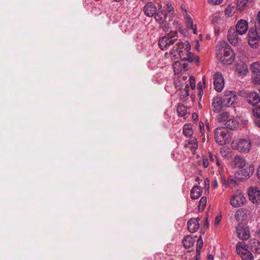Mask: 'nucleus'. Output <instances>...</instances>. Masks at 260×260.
Segmentation results:
<instances>
[{
    "label": "nucleus",
    "instance_id": "1",
    "mask_svg": "<svg viewBox=\"0 0 260 260\" xmlns=\"http://www.w3.org/2000/svg\"><path fill=\"white\" fill-rule=\"evenodd\" d=\"M191 47L188 42L178 43L172 49L170 54L176 58H179L183 61H188L192 62L195 61L197 63L199 61V58L194 56L193 54L189 52Z\"/></svg>",
    "mask_w": 260,
    "mask_h": 260
},
{
    "label": "nucleus",
    "instance_id": "2",
    "mask_svg": "<svg viewBox=\"0 0 260 260\" xmlns=\"http://www.w3.org/2000/svg\"><path fill=\"white\" fill-rule=\"evenodd\" d=\"M216 54L217 58L225 64H231L235 60V53L231 47L225 41L218 43Z\"/></svg>",
    "mask_w": 260,
    "mask_h": 260
},
{
    "label": "nucleus",
    "instance_id": "3",
    "mask_svg": "<svg viewBox=\"0 0 260 260\" xmlns=\"http://www.w3.org/2000/svg\"><path fill=\"white\" fill-rule=\"evenodd\" d=\"M178 39V33L177 31H171L159 39L158 41L159 46L161 50H167L171 45L174 44Z\"/></svg>",
    "mask_w": 260,
    "mask_h": 260
},
{
    "label": "nucleus",
    "instance_id": "4",
    "mask_svg": "<svg viewBox=\"0 0 260 260\" xmlns=\"http://www.w3.org/2000/svg\"><path fill=\"white\" fill-rule=\"evenodd\" d=\"M167 17V13H165L162 9V5H159L158 8V11L154 15L153 17L155 21L159 24V28L165 31H169L170 28V24L166 20Z\"/></svg>",
    "mask_w": 260,
    "mask_h": 260
},
{
    "label": "nucleus",
    "instance_id": "5",
    "mask_svg": "<svg viewBox=\"0 0 260 260\" xmlns=\"http://www.w3.org/2000/svg\"><path fill=\"white\" fill-rule=\"evenodd\" d=\"M232 148L240 152L247 153L251 149V143L249 139H239L233 141L231 144Z\"/></svg>",
    "mask_w": 260,
    "mask_h": 260
},
{
    "label": "nucleus",
    "instance_id": "6",
    "mask_svg": "<svg viewBox=\"0 0 260 260\" xmlns=\"http://www.w3.org/2000/svg\"><path fill=\"white\" fill-rule=\"evenodd\" d=\"M229 132L224 127H217L214 131V137L216 142L220 145L228 143Z\"/></svg>",
    "mask_w": 260,
    "mask_h": 260
},
{
    "label": "nucleus",
    "instance_id": "7",
    "mask_svg": "<svg viewBox=\"0 0 260 260\" xmlns=\"http://www.w3.org/2000/svg\"><path fill=\"white\" fill-rule=\"evenodd\" d=\"M236 251L243 260H254L252 253L248 250V246L245 242H238Z\"/></svg>",
    "mask_w": 260,
    "mask_h": 260
},
{
    "label": "nucleus",
    "instance_id": "8",
    "mask_svg": "<svg viewBox=\"0 0 260 260\" xmlns=\"http://www.w3.org/2000/svg\"><path fill=\"white\" fill-rule=\"evenodd\" d=\"M248 41L249 45L253 48H256L258 46L260 41V28H251L248 33Z\"/></svg>",
    "mask_w": 260,
    "mask_h": 260
},
{
    "label": "nucleus",
    "instance_id": "9",
    "mask_svg": "<svg viewBox=\"0 0 260 260\" xmlns=\"http://www.w3.org/2000/svg\"><path fill=\"white\" fill-rule=\"evenodd\" d=\"M213 83L214 89L217 92H220L223 88L224 81L222 75L219 73H215L213 75Z\"/></svg>",
    "mask_w": 260,
    "mask_h": 260
},
{
    "label": "nucleus",
    "instance_id": "10",
    "mask_svg": "<svg viewBox=\"0 0 260 260\" xmlns=\"http://www.w3.org/2000/svg\"><path fill=\"white\" fill-rule=\"evenodd\" d=\"M249 199L253 204L260 203V190L257 187H251L248 190Z\"/></svg>",
    "mask_w": 260,
    "mask_h": 260
},
{
    "label": "nucleus",
    "instance_id": "11",
    "mask_svg": "<svg viewBox=\"0 0 260 260\" xmlns=\"http://www.w3.org/2000/svg\"><path fill=\"white\" fill-rule=\"evenodd\" d=\"M237 100V95L231 91L225 92L223 98L224 104L228 107H234Z\"/></svg>",
    "mask_w": 260,
    "mask_h": 260
},
{
    "label": "nucleus",
    "instance_id": "12",
    "mask_svg": "<svg viewBox=\"0 0 260 260\" xmlns=\"http://www.w3.org/2000/svg\"><path fill=\"white\" fill-rule=\"evenodd\" d=\"M246 201L244 195L242 193H238L231 198L230 204L233 207H238L243 205Z\"/></svg>",
    "mask_w": 260,
    "mask_h": 260
},
{
    "label": "nucleus",
    "instance_id": "13",
    "mask_svg": "<svg viewBox=\"0 0 260 260\" xmlns=\"http://www.w3.org/2000/svg\"><path fill=\"white\" fill-rule=\"evenodd\" d=\"M236 232L238 238L242 240H247L250 236L249 230L242 224H238L236 228Z\"/></svg>",
    "mask_w": 260,
    "mask_h": 260
},
{
    "label": "nucleus",
    "instance_id": "14",
    "mask_svg": "<svg viewBox=\"0 0 260 260\" xmlns=\"http://www.w3.org/2000/svg\"><path fill=\"white\" fill-rule=\"evenodd\" d=\"M157 11V8L152 2L147 3L143 8L144 14L149 17H153Z\"/></svg>",
    "mask_w": 260,
    "mask_h": 260
},
{
    "label": "nucleus",
    "instance_id": "15",
    "mask_svg": "<svg viewBox=\"0 0 260 260\" xmlns=\"http://www.w3.org/2000/svg\"><path fill=\"white\" fill-rule=\"evenodd\" d=\"M248 24L245 20H240L238 21L236 25L235 30L238 32L239 35H242L245 34L248 30Z\"/></svg>",
    "mask_w": 260,
    "mask_h": 260
},
{
    "label": "nucleus",
    "instance_id": "16",
    "mask_svg": "<svg viewBox=\"0 0 260 260\" xmlns=\"http://www.w3.org/2000/svg\"><path fill=\"white\" fill-rule=\"evenodd\" d=\"M238 33L235 30V28H231L228 34V40L230 44L233 45H236L238 42L239 37Z\"/></svg>",
    "mask_w": 260,
    "mask_h": 260
},
{
    "label": "nucleus",
    "instance_id": "17",
    "mask_svg": "<svg viewBox=\"0 0 260 260\" xmlns=\"http://www.w3.org/2000/svg\"><path fill=\"white\" fill-rule=\"evenodd\" d=\"M199 218H190L187 222V228L190 233H194L199 229Z\"/></svg>",
    "mask_w": 260,
    "mask_h": 260
},
{
    "label": "nucleus",
    "instance_id": "18",
    "mask_svg": "<svg viewBox=\"0 0 260 260\" xmlns=\"http://www.w3.org/2000/svg\"><path fill=\"white\" fill-rule=\"evenodd\" d=\"M245 165L244 158L240 155H236L232 160L231 166L233 168H243Z\"/></svg>",
    "mask_w": 260,
    "mask_h": 260
},
{
    "label": "nucleus",
    "instance_id": "19",
    "mask_svg": "<svg viewBox=\"0 0 260 260\" xmlns=\"http://www.w3.org/2000/svg\"><path fill=\"white\" fill-rule=\"evenodd\" d=\"M254 169V166L251 164L246 166L245 168H241L239 173L242 176L241 179L250 177L253 174Z\"/></svg>",
    "mask_w": 260,
    "mask_h": 260
},
{
    "label": "nucleus",
    "instance_id": "20",
    "mask_svg": "<svg viewBox=\"0 0 260 260\" xmlns=\"http://www.w3.org/2000/svg\"><path fill=\"white\" fill-rule=\"evenodd\" d=\"M247 100L249 104L254 106L259 102L260 96L257 92H251L247 94Z\"/></svg>",
    "mask_w": 260,
    "mask_h": 260
},
{
    "label": "nucleus",
    "instance_id": "21",
    "mask_svg": "<svg viewBox=\"0 0 260 260\" xmlns=\"http://www.w3.org/2000/svg\"><path fill=\"white\" fill-rule=\"evenodd\" d=\"M202 192V188L198 185H196L192 187L190 191V198L192 200H196L201 196Z\"/></svg>",
    "mask_w": 260,
    "mask_h": 260
},
{
    "label": "nucleus",
    "instance_id": "22",
    "mask_svg": "<svg viewBox=\"0 0 260 260\" xmlns=\"http://www.w3.org/2000/svg\"><path fill=\"white\" fill-rule=\"evenodd\" d=\"M223 101L219 98H214L213 99L212 107L214 112H219L222 109Z\"/></svg>",
    "mask_w": 260,
    "mask_h": 260
},
{
    "label": "nucleus",
    "instance_id": "23",
    "mask_svg": "<svg viewBox=\"0 0 260 260\" xmlns=\"http://www.w3.org/2000/svg\"><path fill=\"white\" fill-rule=\"evenodd\" d=\"M253 114L255 117V124L260 127V106L255 107L253 109Z\"/></svg>",
    "mask_w": 260,
    "mask_h": 260
},
{
    "label": "nucleus",
    "instance_id": "24",
    "mask_svg": "<svg viewBox=\"0 0 260 260\" xmlns=\"http://www.w3.org/2000/svg\"><path fill=\"white\" fill-rule=\"evenodd\" d=\"M194 243V240L190 236H187L184 238L182 244L185 248H189L192 246Z\"/></svg>",
    "mask_w": 260,
    "mask_h": 260
},
{
    "label": "nucleus",
    "instance_id": "25",
    "mask_svg": "<svg viewBox=\"0 0 260 260\" xmlns=\"http://www.w3.org/2000/svg\"><path fill=\"white\" fill-rule=\"evenodd\" d=\"M238 125L239 123L238 121L235 119H229L225 123L226 128L230 129H234L237 128Z\"/></svg>",
    "mask_w": 260,
    "mask_h": 260
},
{
    "label": "nucleus",
    "instance_id": "26",
    "mask_svg": "<svg viewBox=\"0 0 260 260\" xmlns=\"http://www.w3.org/2000/svg\"><path fill=\"white\" fill-rule=\"evenodd\" d=\"M183 134L186 137H190L193 134L192 125L186 124L183 127Z\"/></svg>",
    "mask_w": 260,
    "mask_h": 260
},
{
    "label": "nucleus",
    "instance_id": "27",
    "mask_svg": "<svg viewBox=\"0 0 260 260\" xmlns=\"http://www.w3.org/2000/svg\"><path fill=\"white\" fill-rule=\"evenodd\" d=\"M164 12L165 13H173L174 12V8L172 5V4L169 1H165L164 2Z\"/></svg>",
    "mask_w": 260,
    "mask_h": 260
},
{
    "label": "nucleus",
    "instance_id": "28",
    "mask_svg": "<svg viewBox=\"0 0 260 260\" xmlns=\"http://www.w3.org/2000/svg\"><path fill=\"white\" fill-rule=\"evenodd\" d=\"M177 111L179 116L185 117L187 114V110L186 107L181 104H179L177 106Z\"/></svg>",
    "mask_w": 260,
    "mask_h": 260
},
{
    "label": "nucleus",
    "instance_id": "29",
    "mask_svg": "<svg viewBox=\"0 0 260 260\" xmlns=\"http://www.w3.org/2000/svg\"><path fill=\"white\" fill-rule=\"evenodd\" d=\"M230 118V114L228 112H223L220 114L218 117V120L219 122H226Z\"/></svg>",
    "mask_w": 260,
    "mask_h": 260
},
{
    "label": "nucleus",
    "instance_id": "30",
    "mask_svg": "<svg viewBox=\"0 0 260 260\" xmlns=\"http://www.w3.org/2000/svg\"><path fill=\"white\" fill-rule=\"evenodd\" d=\"M207 203V198L206 197H203L200 199L199 205H198V209L199 210H203L204 208V207L206 206Z\"/></svg>",
    "mask_w": 260,
    "mask_h": 260
},
{
    "label": "nucleus",
    "instance_id": "31",
    "mask_svg": "<svg viewBox=\"0 0 260 260\" xmlns=\"http://www.w3.org/2000/svg\"><path fill=\"white\" fill-rule=\"evenodd\" d=\"M253 76L252 77L253 82L255 85L260 84V73H256L252 71Z\"/></svg>",
    "mask_w": 260,
    "mask_h": 260
},
{
    "label": "nucleus",
    "instance_id": "32",
    "mask_svg": "<svg viewBox=\"0 0 260 260\" xmlns=\"http://www.w3.org/2000/svg\"><path fill=\"white\" fill-rule=\"evenodd\" d=\"M252 250L258 254H260V242L256 241L253 243Z\"/></svg>",
    "mask_w": 260,
    "mask_h": 260
},
{
    "label": "nucleus",
    "instance_id": "33",
    "mask_svg": "<svg viewBox=\"0 0 260 260\" xmlns=\"http://www.w3.org/2000/svg\"><path fill=\"white\" fill-rule=\"evenodd\" d=\"M248 0H238L237 7L239 10H242L245 7Z\"/></svg>",
    "mask_w": 260,
    "mask_h": 260
},
{
    "label": "nucleus",
    "instance_id": "34",
    "mask_svg": "<svg viewBox=\"0 0 260 260\" xmlns=\"http://www.w3.org/2000/svg\"><path fill=\"white\" fill-rule=\"evenodd\" d=\"M208 154H209V159H210V162H215L216 165L219 167L220 166V162L218 160V159H217L216 156L212 154V153L211 152H209Z\"/></svg>",
    "mask_w": 260,
    "mask_h": 260
},
{
    "label": "nucleus",
    "instance_id": "35",
    "mask_svg": "<svg viewBox=\"0 0 260 260\" xmlns=\"http://www.w3.org/2000/svg\"><path fill=\"white\" fill-rule=\"evenodd\" d=\"M236 184V180L234 178L229 179L225 184V187H229L231 188H234Z\"/></svg>",
    "mask_w": 260,
    "mask_h": 260
},
{
    "label": "nucleus",
    "instance_id": "36",
    "mask_svg": "<svg viewBox=\"0 0 260 260\" xmlns=\"http://www.w3.org/2000/svg\"><path fill=\"white\" fill-rule=\"evenodd\" d=\"M251 70L256 73H260V63L254 62L251 66Z\"/></svg>",
    "mask_w": 260,
    "mask_h": 260
},
{
    "label": "nucleus",
    "instance_id": "37",
    "mask_svg": "<svg viewBox=\"0 0 260 260\" xmlns=\"http://www.w3.org/2000/svg\"><path fill=\"white\" fill-rule=\"evenodd\" d=\"M234 6H229L225 10V14L228 16H232L234 14Z\"/></svg>",
    "mask_w": 260,
    "mask_h": 260
},
{
    "label": "nucleus",
    "instance_id": "38",
    "mask_svg": "<svg viewBox=\"0 0 260 260\" xmlns=\"http://www.w3.org/2000/svg\"><path fill=\"white\" fill-rule=\"evenodd\" d=\"M203 245V242L201 237H200L197 241V253L200 252Z\"/></svg>",
    "mask_w": 260,
    "mask_h": 260
},
{
    "label": "nucleus",
    "instance_id": "39",
    "mask_svg": "<svg viewBox=\"0 0 260 260\" xmlns=\"http://www.w3.org/2000/svg\"><path fill=\"white\" fill-rule=\"evenodd\" d=\"M186 20L188 27L194 29L192 20L189 15L186 16Z\"/></svg>",
    "mask_w": 260,
    "mask_h": 260
},
{
    "label": "nucleus",
    "instance_id": "40",
    "mask_svg": "<svg viewBox=\"0 0 260 260\" xmlns=\"http://www.w3.org/2000/svg\"><path fill=\"white\" fill-rule=\"evenodd\" d=\"M189 85L192 89H194L196 87L195 78L193 76L189 77Z\"/></svg>",
    "mask_w": 260,
    "mask_h": 260
},
{
    "label": "nucleus",
    "instance_id": "41",
    "mask_svg": "<svg viewBox=\"0 0 260 260\" xmlns=\"http://www.w3.org/2000/svg\"><path fill=\"white\" fill-rule=\"evenodd\" d=\"M194 142H196V144H198V141L197 140V139L195 138H192L191 139L189 140L188 142L185 144L184 145V147H190L191 145H192L193 143V141H194Z\"/></svg>",
    "mask_w": 260,
    "mask_h": 260
},
{
    "label": "nucleus",
    "instance_id": "42",
    "mask_svg": "<svg viewBox=\"0 0 260 260\" xmlns=\"http://www.w3.org/2000/svg\"><path fill=\"white\" fill-rule=\"evenodd\" d=\"M203 79V82H199L198 83V88L199 89H200V90L202 89L203 87V85L205 84V76L203 77V79Z\"/></svg>",
    "mask_w": 260,
    "mask_h": 260
},
{
    "label": "nucleus",
    "instance_id": "43",
    "mask_svg": "<svg viewBox=\"0 0 260 260\" xmlns=\"http://www.w3.org/2000/svg\"><path fill=\"white\" fill-rule=\"evenodd\" d=\"M195 142L194 141H193V144L192 145H191L190 147H186V148L190 149L192 151H195L198 148V144H196V142Z\"/></svg>",
    "mask_w": 260,
    "mask_h": 260
},
{
    "label": "nucleus",
    "instance_id": "44",
    "mask_svg": "<svg viewBox=\"0 0 260 260\" xmlns=\"http://www.w3.org/2000/svg\"><path fill=\"white\" fill-rule=\"evenodd\" d=\"M220 179L221 183L223 186H225V184H226L227 181L225 179V177L224 176V175L223 173H221L220 175Z\"/></svg>",
    "mask_w": 260,
    "mask_h": 260
},
{
    "label": "nucleus",
    "instance_id": "45",
    "mask_svg": "<svg viewBox=\"0 0 260 260\" xmlns=\"http://www.w3.org/2000/svg\"><path fill=\"white\" fill-rule=\"evenodd\" d=\"M210 4L213 5H219L222 2V0H208Z\"/></svg>",
    "mask_w": 260,
    "mask_h": 260
},
{
    "label": "nucleus",
    "instance_id": "46",
    "mask_svg": "<svg viewBox=\"0 0 260 260\" xmlns=\"http://www.w3.org/2000/svg\"><path fill=\"white\" fill-rule=\"evenodd\" d=\"M203 166L204 168H207L208 167L209 163V160L208 158L204 157L203 159Z\"/></svg>",
    "mask_w": 260,
    "mask_h": 260
},
{
    "label": "nucleus",
    "instance_id": "47",
    "mask_svg": "<svg viewBox=\"0 0 260 260\" xmlns=\"http://www.w3.org/2000/svg\"><path fill=\"white\" fill-rule=\"evenodd\" d=\"M189 88V85L187 84L185 85V88L184 89V91L185 92V93L184 95H185L186 96H188L189 95V90L188 89Z\"/></svg>",
    "mask_w": 260,
    "mask_h": 260
},
{
    "label": "nucleus",
    "instance_id": "48",
    "mask_svg": "<svg viewBox=\"0 0 260 260\" xmlns=\"http://www.w3.org/2000/svg\"><path fill=\"white\" fill-rule=\"evenodd\" d=\"M212 186L214 188H216L218 187V182L217 180L215 179L212 182Z\"/></svg>",
    "mask_w": 260,
    "mask_h": 260
},
{
    "label": "nucleus",
    "instance_id": "49",
    "mask_svg": "<svg viewBox=\"0 0 260 260\" xmlns=\"http://www.w3.org/2000/svg\"><path fill=\"white\" fill-rule=\"evenodd\" d=\"M192 118H193L194 120H196V119H198V115L197 114L193 113L192 114Z\"/></svg>",
    "mask_w": 260,
    "mask_h": 260
},
{
    "label": "nucleus",
    "instance_id": "50",
    "mask_svg": "<svg viewBox=\"0 0 260 260\" xmlns=\"http://www.w3.org/2000/svg\"><path fill=\"white\" fill-rule=\"evenodd\" d=\"M205 186H206L207 185H208V188H209V180L207 178L205 180Z\"/></svg>",
    "mask_w": 260,
    "mask_h": 260
},
{
    "label": "nucleus",
    "instance_id": "51",
    "mask_svg": "<svg viewBox=\"0 0 260 260\" xmlns=\"http://www.w3.org/2000/svg\"><path fill=\"white\" fill-rule=\"evenodd\" d=\"M213 259H214V257L212 254L208 255L207 260H213Z\"/></svg>",
    "mask_w": 260,
    "mask_h": 260
},
{
    "label": "nucleus",
    "instance_id": "52",
    "mask_svg": "<svg viewBox=\"0 0 260 260\" xmlns=\"http://www.w3.org/2000/svg\"><path fill=\"white\" fill-rule=\"evenodd\" d=\"M257 176H258L259 179L260 180V165L257 169Z\"/></svg>",
    "mask_w": 260,
    "mask_h": 260
},
{
    "label": "nucleus",
    "instance_id": "53",
    "mask_svg": "<svg viewBox=\"0 0 260 260\" xmlns=\"http://www.w3.org/2000/svg\"><path fill=\"white\" fill-rule=\"evenodd\" d=\"M220 221V217H216L215 219L216 224H218Z\"/></svg>",
    "mask_w": 260,
    "mask_h": 260
},
{
    "label": "nucleus",
    "instance_id": "54",
    "mask_svg": "<svg viewBox=\"0 0 260 260\" xmlns=\"http://www.w3.org/2000/svg\"><path fill=\"white\" fill-rule=\"evenodd\" d=\"M223 168L222 167H219V175L221 174V173H223Z\"/></svg>",
    "mask_w": 260,
    "mask_h": 260
},
{
    "label": "nucleus",
    "instance_id": "55",
    "mask_svg": "<svg viewBox=\"0 0 260 260\" xmlns=\"http://www.w3.org/2000/svg\"><path fill=\"white\" fill-rule=\"evenodd\" d=\"M257 18H258V22L260 24V11L258 13Z\"/></svg>",
    "mask_w": 260,
    "mask_h": 260
},
{
    "label": "nucleus",
    "instance_id": "56",
    "mask_svg": "<svg viewBox=\"0 0 260 260\" xmlns=\"http://www.w3.org/2000/svg\"><path fill=\"white\" fill-rule=\"evenodd\" d=\"M205 224H206V225H207V226H209V222H208V219H207V218H206V220H205Z\"/></svg>",
    "mask_w": 260,
    "mask_h": 260
},
{
    "label": "nucleus",
    "instance_id": "57",
    "mask_svg": "<svg viewBox=\"0 0 260 260\" xmlns=\"http://www.w3.org/2000/svg\"><path fill=\"white\" fill-rule=\"evenodd\" d=\"M182 78H183V79L184 80H186V79H187V76H183V77H182Z\"/></svg>",
    "mask_w": 260,
    "mask_h": 260
},
{
    "label": "nucleus",
    "instance_id": "58",
    "mask_svg": "<svg viewBox=\"0 0 260 260\" xmlns=\"http://www.w3.org/2000/svg\"><path fill=\"white\" fill-rule=\"evenodd\" d=\"M174 72H175V74H178V72H177V71L175 70V69H174Z\"/></svg>",
    "mask_w": 260,
    "mask_h": 260
},
{
    "label": "nucleus",
    "instance_id": "59",
    "mask_svg": "<svg viewBox=\"0 0 260 260\" xmlns=\"http://www.w3.org/2000/svg\"><path fill=\"white\" fill-rule=\"evenodd\" d=\"M258 233L259 235L260 236V226H259V230H258Z\"/></svg>",
    "mask_w": 260,
    "mask_h": 260
}]
</instances>
